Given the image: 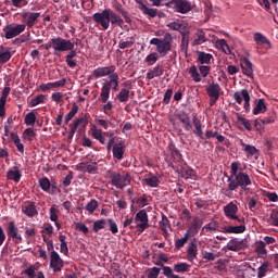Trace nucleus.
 Masks as SVG:
<instances>
[{
	"mask_svg": "<svg viewBox=\"0 0 278 278\" xmlns=\"http://www.w3.org/2000/svg\"><path fill=\"white\" fill-rule=\"evenodd\" d=\"M193 134H195V136H198V138H200L201 140H205V138L203 137V129L201 127V119L198 118L197 115L193 117Z\"/></svg>",
	"mask_w": 278,
	"mask_h": 278,
	"instance_id": "32",
	"label": "nucleus"
},
{
	"mask_svg": "<svg viewBox=\"0 0 278 278\" xmlns=\"http://www.w3.org/2000/svg\"><path fill=\"white\" fill-rule=\"evenodd\" d=\"M97 207H99V202L96 199H92L87 203L85 210L89 212V214H94Z\"/></svg>",
	"mask_w": 278,
	"mask_h": 278,
	"instance_id": "55",
	"label": "nucleus"
},
{
	"mask_svg": "<svg viewBox=\"0 0 278 278\" xmlns=\"http://www.w3.org/2000/svg\"><path fill=\"white\" fill-rule=\"evenodd\" d=\"M87 125L88 119L86 117H79L73 124H70V127H72V134H75L78 127H83L84 129H86Z\"/></svg>",
	"mask_w": 278,
	"mask_h": 278,
	"instance_id": "29",
	"label": "nucleus"
},
{
	"mask_svg": "<svg viewBox=\"0 0 278 278\" xmlns=\"http://www.w3.org/2000/svg\"><path fill=\"white\" fill-rule=\"evenodd\" d=\"M136 223L141 222V224H149V214H147L146 210L139 211L135 216Z\"/></svg>",
	"mask_w": 278,
	"mask_h": 278,
	"instance_id": "43",
	"label": "nucleus"
},
{
	"mask_svg": "<svg viewBox=\"0 0 278 278\" xmlns=\"http://www.w3.org/2000/svg\"><path fill=\"white\" fill-rule=\"evenodd\" d=\"M222 88L220 85H218V83H211L207 87H206V94L210 99L208 103L211 108H214V105H216V102L218 101V99H220V92H222Z\"/></svg>",
	"mask_w": 278,
	"mask_h": 278,
	"instance_id": "10",
	"label": "nucleus"
},
{
	"mask_svg": "<svg viewBox=\"0 0 278 278\" xmlns=\"http://www.w3.org/2000/svg\"><path fill=\"white\" fill-rule=\"evenodd\" d=\"M114 131H102L101 129H93L92 130V137L94 140H98L100 144H108V139L112 140V137H114Z\"/></svg>",
	"mask_w": 278,
	"mask_h": 278,
	"instance_id": "13",
	"label": "nucleus"
},
{
	"mask_svg": "<svg viewBox=\"0 0 278 278\" xmlns=\"http://www.w3.org/2000/svg\"><path fill=\"white\" fill-rule=\"evenodd\" d=\"M244 231H247V224L244 223V218H243V223H241V225L227 226V227H224L222 230L223 233H244Z\"/></svg>",
	"mask_w": 278,
	"mask_h": 278,
	"instance_id": "22",
	"label": "nucleus"
},
{
	"mask_svg": "<svg viewBox=\"0 0 278 278\" xmlns=\"http://www.w3.org/2000/svg\"><path fill=\"white\" fill-rule=\"evenodd\" d=\"M198 53V62L200 64H210L212 62V58H214L211 53H205L203 51H197Z\"/></svg>",
	"mask_w": 278,
	"mask_h": 278,
	"instance_id": "35",
	"label": "nucleus"
},
{
	"mask_svg": "<svg viewBox=\"0 0 278 278\" xmlns=\"http://www.w3.org/2000/svg\"><path fill=\"white\" fill-rule=\"evenodd\" d=\"M106 223L109 224L110 231L116 235L118 232V225H116V222H114V219H106Z\"/></svg>",
	"mask_w": 278,
	"mask_h": 278,
	"instance_id": "62",
	"label": "nucleus"
},
{
	"mask_svg": "<svg viewBox=\"0 0 278 278\" xmlns=\"http://www.w3.org/2000/svg\"><path fill=\"white\" fill-rule=\"evenodd\" d=\"M40 16V12H24L22 13V22L25 25V29H31L36 23H38V18Z\"/></svg>",
	"mask_w": 278,
	"mask_h": 278,
	"instance_id": "11",
	"label": "nucleus"
},
{
	"mask_svg": "<svg viewBox=\"0 0 278 278\" xmlns=\"http://www.w3.org/2000/svg\"><path fill=\"white\" fill-rule=\"evenodd\" d=\"M166 8H174L176 12L179 14H188L192 10V2L188 0H172L167 2Z\"/></svg>",
	"mask_w": 278,
	"mask_h": 278,
	"instance_id": "7",
	"label": "nucleus"
},
{
	"mask_svg": "<svg viewBox=\"0 0 278 278\" xmlns=\"http://www.w3.org/2000/svg\"><path fill=\"white\" fill-rule=\"evenodd\" d=\"M175 273H190V265L188 263H178L174 265Z\"/></svg>",
	"mask_w": 278,
	"mask_h": 278,
	"instance_id": "51",
	"label": "nucleus"
},
{
	"mask_svg": "<svg viewBox=\"0 0 278 278\" xmlns=\"http://www.w3.org/2000/svg\"><path fill=\"white\" fill-rule=\"evenodd\" d=\"M118 74H112L109 81L102 85L101 93L99 97V101H101V103H108L111 90H114V92L118 91Z\"/></svg>",
	"mask_w": 278,
	"mask_h": 278,
	"instance_id": "4",
	"label": "nucleus"
},
{
	"mask_svg": "<svg viewBox=\"0 0 278 278\" xmlns=\"http://www.w3.org/2000/svg\"><path fill=\"white\" fill-rule=\"evenodd\" d=\"M177 118L184 125L185 131H190L192 129V123L190 121V115L186 111H180L177 113Z\"/></svg>",
	"mask_w": 278,
	"mask_h": 278,
	"instance_id": "20",
	"label": "nucleus"
},
{
	"mask_svg": "<svg viewBox=\"0 0 278 278\" xmlns=\"http://www.w3.org/2000/svg\"><path fill=\"white\" fill-rule=\"evenodd\" d=\"M190 45V31L182 33L180 50L184 51L185 55H188V47Z\"/></svg>",
	"mask_w": 278,
	"mask_h": 278,
	"instance_id": "31",
	"label": "nucleus"
},
{
	"mask_svg": "<svg viewBox=\"0 0 278 278\" xmlns=\"http://www.w3.org/2000/svg\"><path fill=\"white\" fill-rule=\"evenodd\" d=\"M233 99L239 105H242V101H244L243 109L245 110L247 114L251 112V94L249 93L248 89H241L240 91L235 92Z\"/></svg>",
	"mask_w": 278,
	"mask_h": 278,
	"instance_id": "8",
	"label": "nucleus"
},
{
	"mask_svg": "<svg viewBox=\"0 0 278 278\" xmlns=\"http://www.w3.org/2000/svg\"><path fill=\"white\" fill-rule=\"evenodd\" d=\"M11 90L12 89L10 88V86H7L3 88L2 92H1V97H0V102L8 103V97H10Z\"/></svg>",
	"mask_w": 278,
	"mask_h": 278,
	"instance_id": "60",
	"label": "nucleus"
},
{
	"mask_svg": "<svg viewBox=\"0 0 278 278\" xmlns=\"http://www.w3.org/2000/svg\"><path fill=\"white\" fill-rule=\"evenodd\" d=\"M139 10L150 18H155V16H157V9H151L147 7L144 2H141Z\"/></svg>",
	"mask_w": 278,
	"mask_h": 278,
	"instance_id": "30",
	"label": "nucleus"
},
{
	"mask_svg": "<svg viewBox=\"0 0 278 278\" xmlns=\"http://www.w3.org/2000/svg\"><path fill=\"white\" fill-rule=\"evenodd\" d=\"M188 240H189L188 236L185 235L184 238L176 240L175 247L177 249H184V247H186V243L188 242Z\"/></svg>",
	"mask_w": 278,
	"mask_h": 278,
	"instance_id": "63",
	"label": "nucleus"
},
{
	"mask_svg": "<svg viewBox=\"0 0 278 278\" xmlns=\"http://www.w3.org/2000/svg\"><path fill=\"white\" fill-rule=\"evenodd\" d=\"M25 31V25L17 24L15 26H12L8 24L3 27L1 37L5 38L7 40H12V38H16V36H21Z\"/></svg>",
	"mask_w": 278,
	"mask_h": 278,
	"instance_id": "6",
	"label": "nucleus"
},
{
	"mask_svg": "<svg viewBox=\"0 0 278 278\" xmlns=\"http://www.w3.org/2000/svg\"><path fill=\"white\" fill-rule=\"evenodd\" d=\"M24 214H26V216H28L29 218H34V216H38V210H36V206L34 203L25 206L23 208Z\"/></svg>",
	"mask_w": 278,
	"mask_h": 278,
	"instance_id": "41",
	"label": "nucleus"
},
{
	"mask_svg": "<svg viewBox=\"0 0 278 278\" xmlns=\"http://www.w3.org/2000/svg\"><path fill=\"white\" fill-rule=\"evenodd\" d=\"M163 275L166 278H179V276L173 273V268H170L169 266L163 267Z\"/></svg>",
	"mask_w": 278,
	"mask_h": 278,
	"instance_id": "61",
	"label": "nucleus"
},
{
	"mask_svg": "<svg viewBox=\"0 0 278 278\" xmlns=\"http://www.w3.org/2000/svg\"><path fill=\"white\" fill-rule=\"evenodd\" d=\"M167 27H169V29H173V31H181V30L186 29V26H184V24L178 23V22L168 23Z\"/></svg>",
	"mask_w": 278,
	"mask_h": 278,
	"instance_id": "59",
	"label": "nucleus"
},
{
	"mask_svg": "<svg viewBox=\"0 0 278 278\" xmlns=\"http://www.w3.org/2000/svg\"><path fill=\"white\" fill-rule=\"evenodd\" d=\"M224 213L227 218H230L231 220H238L239 223H244V217H239L238 215V205L233 204V202L228 203L226 206H224Z\"/></svg>",
	"mask_w": 278,
	"mask_h": 278,
	"instance_id": "12",
	"label": "nucleus"
},
{
	"mask_svg": "<svg viewBox=\"0 0 278 278\" xmlns=\"http://www.w3.org/2000/svg\"><path fill=\"white\" fill-rule=\"evenodd\" d=\"M237 121L238 123H240L241 125H243V127L248 130L251 131L253 129V126L251 125V121L247 119L244 116L240 115V113H237Z\"/></svg>",
	"mask_w": 278,
	"mask_h": 278,
	"instance_id": "47",
	"label": "nucleus"
},
{
	"mask_svg": "<svg viewBox=\"0 0 278 278\" xmlns=\"http://www.w3.org/2000/svg\"><path fill=\"white\" fill-rule=\"evenodd\" d=\"M268 266H270V264L265 261L257 269V278H264L266 277V274L268 273Z\"/></svg>",
	"mask_w": 278,
	"mask_h": 278,
	"instance_id": "52",
	"label": "nucleus"
},
{
	"mask_svg": "<svg viewBox=\"0 0 278 278\" xmlns=\"http://www.w3.org/2000/svg\"><path fill=\"white\" fill-rule=\"evenodd\" d=\"M108 225V219H98L93 222V231L94 233H99L101 229H105V226Z\"/></svg>",
	"mask_w": 278,
	"mask_h": 278,
	"instance_id": "50",
	"label": "nucleus"
},
{
	"mask_svg": "<svg viewBox=\"0 0 278 278\" xmlns=\"http://www.w3.org/2000/svg\"><path fill=\"white\" fill-rule=\"evenodd\" d=\"M157 60H160L157 52H152L144 59V62L148 64V66H153Z\"/></svg>",
	"mask_w": 278,
	"mask_h": 278,
	"instance_id": "56",
	"label": "nucleus"
},
{
	"mask_svg": "<svg viewBox=\"0 0 278 278\" xmlns=\"http://www.w3.org/2000/svg\"><path fill=\"white\" fill-rule=\"evenodd\" d=\"M50 267L52 268L53 273L62 271L64 268V261L60 257V254L55 251L51 252L50 255Z\"/></svg>",
	"mask_w": 278,
	"mask_h": 278,
	"instance_id": "15",
	"label": "nucleus"
},
{
	"mask_svg": "<svg viewBox=\"0 0 278 278\" xmlns=\"http://www.w3.org/2000/svg\"><path fill=\"white\" fill-rule=\"evenodd\" d=\"M110 179H111L112 186H114L115 188H118L119 190H123V188L131 184V176L129 174L110 172Z\"/></svg>",
	"mask_w": 278,
	"mask_h": 278,
	"instance_id": "5",
	"label": "nucleus"
},
{
	"mask_svg": "<svg viewBox=\"0 0 278 278\" xmlns=\"http://www.w3.org/2000/svg\"><path fill=\"white\" fill-rule=\"evenodd\" d=\"M143 181L150 188H157V186H160V178H157L156 176L146 178L143 179Z\"/></svg>",
	"mask_w": 278,
	"mask_h": 278,
	"instance_id": "54",
	"label": "nucleus"
},
{
	"mask_svg": "<svg viewBox=\"0 0 278 278\" xmlns=\"http://www.w3.org/2000/svg\"><path fill=\"white\" fill-rule=\"evenodd\" d=\"M201 227H203V219H201V217H194L185 236H187L189 239L194 238V236L199 233V229H201Z\"/></svg>",
	"mask_w": 278,
	"mask_h": 278,
	"instance_id": "18",
	"label": "nucleus"
},
{
	"mask_svg": "<svg viewBox=\"0 0 278 278\" xmlns=\"http://www.w3.org/2000/svg\"><path fill=\"white\" fill-rule=\"evenodd\" d=\"M92 18L103 29H110V23L113 27H123L125 25V21L112 9H104L102 12H97L92 15Z\"/></svg>",
	"mask_w": 278,
	"mask_h": 278,
	"instance_id": "1",
	"label": "nucleus"
},
{
	"mask_svg": "<svg viewBox=\"0 0 278 278\" xmlns=\"http://www.w3.org/2000/svg\"><path fill=\"white\" fill-rule=\"evenodd\" d=\"M125 140L123 139H117L116 144H114L113 147V157L114 160H117L118 162H121V160H123L125 157Z\"/></svg>",
	"mask_w": 278,
	"mask_h": 278,
	"instance_id": "16",
	"label": "nucleus"
},
{
	"mask_svg": "<svg viewBox=\"0 0 278 278\" xmlns=\"http://www.w3.org/2000/svg\"><path fill=\"white\" fill-rule=\"evenodd\" d=\"M193 41H191V47H199L203 42H207V37H205V31L203 29H198L193 36Z\"/></svg>",
	"mask_w": 278,
	"mask_h": 278,
	"instance_id": "24",
	"label": "nucleus"
},
{
	"mask_svg": "<svg viewBox=\"0 0 278 278\" xmlns=\"http://www.w3.org/2000/svg\"><path fill=\"white\" fill-rule=\"evenodd\" d=\"M247 247V241L238 238L231 239L226 245L228 251H233L235 253H238V251H244Z\"/></svg>",
	"mask_w": 278,
	"mask_h": 278,
	"instance_id": "19",
	"label": "nucleus"
},
{
	"mask_svg": "<svg viewBox=\"0 0 278 278\" xmlns=\"http://www.w3.org/2000/svg\"><path fill=\"white\" fill-rule=\"evenodd\" d=\"M160 267H152L148 274V278H157L160 277Z\"/></svg>",
	"mask_w": 278,
	"mask_h": 278,
	"instance_id": "64",
	"label": "nucleus"
},
{
	"mask_svg": "<svg viewBox=\"0 0 278 278\" xmlns=\"http://www.w3.org/2000/svg\"><path fill=\"white\" fill-rule=\"evenodd\" d=\"M199 255V247L197 243L191 242L187 249V260L188 262H194V258Z\"/></svg>",
	"mask_w": 278,
	"mask_h": 278,
	"instance_id": "26",
	"label": "nucleus"
},
{
	"mask_svg": "<svg viewBox=\"0 0 278 278\" xmlns=\"http://www.w3.org/2000/svg\"><path fill=\"white\" fill-rule=\"evenodd\" d=\"M164 75V68L157 64L152 71L147 73V79H154V77H162Z\"/></svg>",
	"mask_w": 278,
	"mask_h": 278,
	"instance_id": "34",
	"label": "nucleus"
},
{
	"mask_svg": "<svg viewBox=\"0 0 278 278\" xmlns=\"http://www.w3.org/2000/svg\"><path fill=\"white\" fill-rule=\"evenodd\" d=\"M150 45L156 47V51L161 58H166L168 52L173 50V35L167 33L164 38H152Z\"/></svg>",
	"mask_w": 278,
	"mask_h": 278,
	"instance_id": "3",
	"label": "nucleus"
},
{
	"mask_svg": "<svg viewBox=\"0 0 278 278\" xmlns=\"http://www.w3.org/2000/svg\"><path fill=\"white\" fill-rule=\"evenodd\" d=\"M116 99L117 101H119V103H127V101H129V89L127 88L121 89V91L116 96Z\"/></svg>",
	"mask_w": 278,
	"mask_h": 278,
	"instance_id": "40",
	"label": "nucleus"
},
{
	"mask_svg": "<svg viewBox=\"0 0 278 278\" xmlns=\"http://www.w3.org/2000/svg\"><path fill=\"white\" fill-rule=\"evenodd\" d=\"M36 113H34V111L27 113L24 117V123L25 125H27L28 127H34V125H36Z\"/></svg>",
	"mask_w": 278,
	"mask_h": 278,
	"instance_id": "44",
	"label": "nucleus"
},
{
	"mask_svg": "<svg viewBox=\"0 0 278 278\" xmlns=\"http://www.w3.org/2000/svg\"><path fill=\"white\" fill-rule=\"evenodd\" d=\"M168 149L170 151L172 157L176 162H179L181 160V152H179V149H177V147H175V143L173 141L168 143Z\"/></svg>",
	"mask_w": 278,
	"mask_h": 278,
	"instance_id": "37",
	"label": "nucleus"
},
{
	"mask_svg": "<svg viewBox=\"0 0 278 278\" xmlns=\"http://www.w3.org/2000/svg\"><path fill=\"white\" fill-rule=\"evenodd\" d=\"M7 177L8 179H11V181H15V184H18L21 181L22 174H21V170L18 169L9 170L7 173Z\"/></svg>",
	"mask_w": 278,
	"mask_h": 278,
	"instance_id": "45",
	"label": "nucleus"
},
{
	"mask_svg": "<svg viewBox=\"0 0 278 278\" xmlns=\"http://www.w3.org/2000/svg\"><path fill=\"white\" fill-rule=\"evenodd\" d=\"M71 49H75V43L62 37H54V55H60Z\"/></svg>",
	"mask_w": 278,
	"mask_h": 278,
	"instance_id": "9",
	"label": "nucleus"
},
{
	"mask_svg": "<svg viewBox=\"0 0 278 278\" xmlns=\"http://www.w3.org/2000/svg\"><path fill=\"white\" fill-rule=\"evenodd\" d=\"M240 146L243 147L245 153H249L250 155H256L257 148H255L254 146H251L249 143H244L243 140H240Z\"/></svg>",
	"mask_w": 278,
	"mask_h": 278,
	"instance_id": "53",
	"label": "nucleus"
},
{
	"mask_svg": "<svg viewBox=\"0 0 278 278\" xmlns=\"http://www.w3.org/2000/svg\"><path fill=\"white\" fill-rule=\"evenodd\" d=\"M39 186L43 192H51V180L47 177H42L39 179Z\"/></svg>",
	"mask_w": 278,
	"mask_h": 278,
	"instance_id": "49",
	"label": "nucleus"
},
{
	"mask_svg": "<svg viewBox=\"0 0 278 278\" xmlns=\"http://www.w3.org/2000/svg\"><path fill=\"white\" fill-rule=\"evenodd\" d=\"M253 38L257 45H266L267 49H273V45L270 43V40L266 36H264L262 33H254Z\"/></svg>",
	"mask_w": 278,
	"mask_h": 278,
	"instance_id": "27",
	"label": "nucleus"
},
{
	"mask_svg": "<svg viewBox=\"0 0 278 278\" xmlns=\"http://www.w3.org/2000/svg\"><path fill=\"white\" fill-rule=\"evenodd\" d=\"M77 112H79V106L77 103H74L72 110L65 115V125H68V123L75 118Z\"/></svg>",
	"mask_w": 278,
	"mask_h": 278,
	"instance_id": "39",
	"label": "nucleus"
},
{
	"mask_svg": "<svg viewBox=\"0 0 278 278\" xmlns=\"http://www.w3.org/2000/svg\"><path fill=\"white\" fill-rule=\"evenodd\" d=\"M251 176L244 172H239L233 177H228V187L227 189H223L222 192L225 194V197H228V199H231V193L239 188L243 190V192H247L249 190L247 187L251 186Z\"/></svg>",
	"mask_w": 278,
	"mask_h": 278,
	"instance_id": "2",
	"label": "nucleus"
},
{
	"mask_svg": "<svg viewBox=\"0 0 278 278\" xmlns=\"http://www.w3.org/2000/svg\"><path fill=\"white\" fill-rule=\"evenodd\" d=\"M212 231H218V223L211 222L202 228L201 233H212Z\"/></svg>",
	"mask_w": 278,
	"mask_h": 278,
	"instance_id": "48",
	"label": "nucleus"
},
{
	"mask_svg": "<svg viewBox=\"0 0 278 278\" xmlns=\"http://www.w3.org/2000/svg\"><path fill=\"white\" fill-rule=\"evenodd\" d=\"M268 106H266V101L264 99L255 100V106L252 110V114L257 116V114H266Z\"/></svg>",
	"mask_w": 278,
	"mask_h": 278,
	"instance_id": "23",
	"label": "nucleus"
},
{
	"mask_svg": "<svg viewBox=\"0 0 278 278\" xmlns=\"http://www.w3.org/2000/svg\"><path fill=\"white\" fill-rule=\"evenodd\" d=\"M68 51L70 52L65 55V62L70 68H75V66H77V61L73 60V58H77V50L72 48Z\"/></svg>",
	"mask_w": 278,
	"mask_h": 278,
	"instance_id": "25",
	"label": "nucleus"
},
{
	"mask_svg": "<svg viewBox=\"0 0 278 278\" xmlns=\"http://www.w3.org/2000/svg\"><path fill=\"white\" fill-rule=\"evenodd\" d=\"M7 233L9 238H12L15 244H21V242H23V236L18 233V227H16V224L14 222L8 223Z\"/></svg>",
	"mask_w": 278,
	"mask_h": 278,
	"instance_id": "14",
	"label": "nucleus"
},
{
	"mask_svg": "<svg viewBox=\"0 0 278 278\" xmlns=\"http://www.w3.org/2000/svg\"><path fill=\"white\" fill-rule=\"evenodd\" d=\"M241 68L243 71V75H247L248 77L253 76V63H251L249 59L243 60Z\"/></svg>",
	"mask_w": 278,
	"mask_h": 278,
	"instance_id": "33",
	"label": "nucleus"
},
{
	"mask_svg": "<svg viewBox=\"0 0 278 278\" xmlns=\"http://www.w3.org/2000/svg\"><path fill=\"white\" fill-rule=\"evenodd\" d=\"M254 249L258 257H261L262 260H266L268 255V250H266V242L262 240L255 241Z\"/></svg>",
	"mask_w": 278,
	"mask_h": 278,
	"instance_id": "21",
	"label": "nucleus"
},
{
	"mask_svg": "<svg viewBox=\"0 0 278 278\" xmlns=\"http://www.w3.org/2000/svg\"><path fill=\"white\" fill-rule=\"evenodd\" d=\"M40 103H47V96L38 94L30 100L29 105L30 108H36V105H40Z\"/></svg>",
	"mask_w": 278,
	"mask_h": 278,
	"instance_id": "46",
	"label": "nucleus"
},
{
	"mask_svg": "<svg viewBox=\"0 0 278 278\" xmlns=\"http://www.w3.org/2000/svg\"><path fill=\"white\" fill-rule=\"evenodd\" d=\"M161 231H163V233L168 235V227H170V220H168V217H166V215H162V220L159 222Z\"/></svg>",
	"mask_w": 278,
	"mask_h": 278,
	"instance_id": "42",
	"label": "nucleus"
},
{
	"mask_svg": "<svg viewBox=\"0 0 278 278\" xmlns=\"http://www.w3.org/2000/svg\"><path fill=\"white\" fill-rule=\"evenodd\" d=\"M181 176L185 179H190V177H194V169H192L191 167H182L181 168Z\"/></svg>",
	"mask_w": 278,
	"mask_h": 278,
	"instance_id": "58",
	"label": "nucleus"
},
{
	"mask_svg": "<svg viewBox=\"0 0 278 278\" xmlns=\"http://www.w3.org/2000/svg\"><path fill=\"white\" fill-rule=\"evenodd\" d=\"M12 59V52H10V48L0 46V64H8Z\"/></svg>",
	"mask_w": 278,
	"mask_h": 278,
	"instance_id": "28",
	"label": "nucleus"
},
{
	"mask_svg": "<svg viewBox=\"0 0 278 278\" xmlns=\"http://www.w3.org/2000/svg\"><path fill=\"white\" fill-rule=\"evenodd\" d=\"M188 73H189V75H191V77L195 84H199L202 81L201 74L199 73V70L197 68L195 65L189 67Z\"/></svg>",
	"mask_w": 278,
	"mask_h": 278,
	"instance_id": "38",
	"label": "nucleus"
},
{
	"mask_svg": "<svg viewBox=\"0 0 278 278\" xmlns=\"http://www.w3.org/2000/svg\"><path fill=\"white\" fill-rule=\"evenodd\" d=\"M114 71H116V66L114 65L106 66V67H98L93 70L92 75L93 77H96V79H99L101 77H108V76L111 77V75H116Z\"/></svg>",
	"mask_w": 278,
	"mask_h": 278,
	"instance_id": "17",
	"label": "nucleus"
},
{
	"mask_svg": "<svg viewBox=\"0 0 278 278\" xmlns=\"http://www.w3.org/2000/svg\"><path fill=\"white\" fill-rule=\"evenodd\" d=\"M36 136L37 135L36 131H34V128H26L22 134L23 140H26V142H34Z\"/></svg>",
	"mask_w": 278,
	"mask_h": 278,
	"instance_id": "36",
	"label": "nucleus"
},
{
	"mask_svg": "<svg viewBox=\"0 0 278 278\" xmlns=\"http://www.w3.org/2000/svg\"><path fill=\"white\" fill-rule=\"evenodd\" d=\"M83 170L84 173H89L90 175H94V173L99 170V166L97 165V163H89L83 167Z\"/></svg>",
	"mask_w": 278,
	"mask_h": 278,
	"instance_id": "57",
	"label": "nucleus"
}]
</instances>
